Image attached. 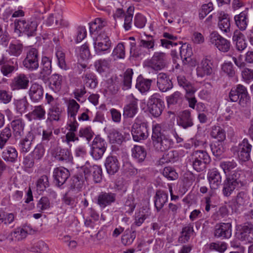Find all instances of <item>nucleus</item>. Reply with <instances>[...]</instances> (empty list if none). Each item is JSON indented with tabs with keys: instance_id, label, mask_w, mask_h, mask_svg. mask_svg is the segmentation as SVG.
<instances>
[{
	"instance_id": "f257e3e1",
	"label": "nucleus",
	"mask_w": 253,
	"mask_h": 253,
	"mask_svg": "<svg viewBox=\"0 0 253 253\" xmlns=\"http://www.w3.org/2000/svg\"><path fill=\"white\" fill-rule=\"evenodd\" d=\"M152 140L155 149L158 151L168 150L173 144V140L162 131L161 127L158 124L153 126Z\"/></svg>"
},
{
	"instance_id": "f03ea898",
	"label": "nucleus",
	"mask_w": 253,
	"mask_h": 253,
	"mask_svg": "<svg viewBox=\"0 0 253 253\" xmlns=\"http://www.w3.org/2000/svg\"><path fill=\"white\" fill-rule=\"evenodd\" d=\"M229 98L230 101L238 102L243 108L250 107L251 104V98L247 88L241 84H238L231 88Z\"/></svg>"
},
{
	"instance_id": "7ed1b4c3",
	"label": "nucleus",
	"mask_w": 253,
	"mask_h": 253,
	"mask_svg": "<svg viewBox=\"0 0 253 253\" xmlns=\"http://www.w3.org/2000/svg\"><path fill=\"white\" fill-rule=\"evenodd\" d=\"M14 32L21 36L23 34L28 37H33L36 35L38 22L35 19H25L23 18L16 19L14 21Z\"/></svg>"
},
{
	"instance_id": "20e7f679",
	"label": "nucleus",
	"mask_w": 253,
	"mask_h": 253,
	"mask_svg": "<svg viewBox=\"0 0 253 253\" xmlns=\"http://www.w3.org/2000/svg\"><path fill=\"white\" fill-rule=\"evenodd\" d=\"M190 160L193 169L198 172L203 171L208 164L211 162L208 153L204 150L194 151L191 155Z\"/></svg>"
},
{
	"instance_id": "39448f33",
	"label": "nucleus",
	"mask_w": 253,
	"mask_h": 253,
	"mask_svg": "<svg viewBox=\"0 0 253 253\" xmlns=\"http://www.w3.org/2000/svg\"><path fill=\"white\" fill-rule=\"evenodd\" d=\"M95 53L101 55L110 51L112 42L108 34L92 35Z\"/></svg>"
},
{
	"instance_id": "423d86ee",
	"label": "nucleus",
	"mask_w": 253,
	"mask_h": 253,
	"mask_svg": "<svg viewBox=\"0 0 253 253\" xmlns=\"http://www.w3.org/2000/svg\"><path fill=\"white\" fill-rule=\"evenodd\" d=\"M132 138L136 142L145 140L148 137V125L139 118H137L131 126Z\"/></svg>"
},
{
	"instance_id": "0eeeda50",
	"label": "nucleus",
	"mask_w": 253,
	"mask_h": 253,
	"mask_svg": "<svg viewBox=\"0 0 253 253\" xmlns=\"http://www.w3.org/2000/svg\"><path fill=\"white\" fill-rule=\"evenodd\" d=\"M209 41L211 44L221 52H227L230 50L231 46L230 41L222 37L216 31H213L211 33Z\"/></svg>"
},
{
	"instance_id": "6e6552de",
	"label": "nucleus",
	"mask_w": 253,
	"mask_h": 253,
	"mask_svg": "<svg viewBox=\"0 0 253 253\" xmlns=\"http://www.w3.org/2000/svg\"><path fill=\"white\" fill-rule=\"evenodd\" d=\"M107 147V143L105 140L99 135H97L92 143L91 155L95 160L101 159Z\"/></svg>"
},
{
	"instance_id": "1a4fd4ad",
	"label": "nucleus",
	"mask_w": 253,
	"mask_h": 253,
	"mask_svg": "<svg viewBox=\"0 0 253 253\" xmlns=\"http://www.w3.org/2000/svg\"><path fill=\"white\" fill-rule=\"evenodd\" d=\"M147 105L149 112L154 117H158L162 113L164 108V102L159 98L158 94H154L149 98Z\"/></svg>"
},
{
	"instance_id": "9d476101",
	"label": "nucleus",
	"mask_w": 253,
	"mask_h": 253,
	"mask_svg": "<svg viewBox=\"0 0 253 253\" xmlns=\"http://www.w3.org/2000/svg\"><path fill=\"white\" fill-rule=\"evenodd\" d=\"M23 64L24 67L30 71L35 70L39 68V52L37 49L32 48L27 51Z\"/></svg>"
},
{
	"instance_id": "9b49d317",
	"label": "nucleus",
	"mask_w": 253,
	"mask_h": 253,
	"mask_svg": "<svg viewBox=\"0 0 253 253\" xmlns=\"http://www.w3.org/2000/svg\"><path fill=\"white\" fill-rule=\"evenodd\" d=\"M237 238L245 244L253 243V225L245 223L239 227Z\"/></svg>"
},
{
	"instance_id": "f8f14e48",
	"label": "nucleus",
	"mask_w": 253,
	"mask_h": 253,
	"mask_svg": "<svg viewBox=\"0 0 253 253\" xmlns=\"http://www.w3.org/2000/svg\"><path fill=\"white\" fill-rule=\"evenodd\" d=\"M89 32L91 36L109 34L110 29L107 26V22L106 20L100 18H96L94 21L89 24Z\"/></svg>"
},
{
	"instance_id": "ddd939ff",
	"label": "nucleus",
	"mask_w": 253,
	"mask_h": 253,
	"mask_svg": "<svg viewBox=\"0 0 253 253\" xmlns=\"http://www.w3.org/2000/svg\"><path fill=\"white\" fill-rule=\"evenodd\" d=\"M167 58L165 53L155 52L151 59L148 61L147 66L151 69L159 71L163 69L166 65Z\"/></svg>"
},
{
	"instance_id": "4468645a",
	"label": "nucleus",
	"mask_w": 253,
	"mask_h": 253,
	"mask_svg": "<svg viewBox=\"0 0 253 253\" xmlns=\"http://www.w3.org/2000/svg\"><path fill=\"white\" fill-rule=\"evenodd\" d=\"M250 201V198L247 193L244 191L239 192L235 198L231 201L230 207L233 211L237 212L247 206Z\"/></svg>"
},
{
	"instance_id": "2eb2a0df",
	"label": "nucleus",
	"mask_w": 253,
	"mask_h": 253,
	"mask_svg": "<svg viewBox=\"0 0 253 253\" xmlns=\"http://www.w3.org/2000/svg\"><path fill=\"white\" fill-rule=\"evenodd\" d=\"M214 237L221 239H229L232 235V224L231 223H220L214 227Z\"/></svg>"
},
{
	"instance_id": "dca6fc26",
	"label": "nucleus",
	"mask_w": 253,
	"mask_h": 253,
	"mask_svg": "<svg viewBox=\"0 0 253 253\" xmlns=\"http://www.w3.org/2000/svg\"><path fill=\"white\" fill-rule=\"evenodd\" d=\"M252 145L247 138H245L239 143L237 147L238 156L239 160L242 162H247L251 158Z\"/></svg>"
},
{
	"instance_id": "f3484780",
	"label": "nucleus",
	"mask_w": 253,
	"mask_h": 253,
	"mask_svg": "<svg viewBox=\"0 0 253 253\" xmlns=\"http://www.w3.org/2000/svg\"><path fill=\"white\" fill-rule=\"evenodd\" d=\"M70 175V172L67 169L60 167L54 169L53 172L54 182L58 187L63 185Z\"/></svg>"
},
{
	"instance_id": "a211bd4d",
	"label": "nucleus",
	"mask_w": 253,
	"mask_h": 253,
	"mask_svg": "<svg viewBox=\"0 0 253 253\" xmlns=\"http://www.w3.org/2000/svg\"><path fill=\"white\" fill-rule=\"evenodd\" d=\"M29 80L24 74H19L14 77L10 84L12 90L26 89L29 86Z\"/></svg>"
},
{
	"instance_id": "6ab92c4d",
	"label": "nucleus",
	"mask_w": 253,
	"mask_h": 253,
	"mask_svg": "<svg viewBox=\"0 0 253 253\" xmlns=\"http://www.w3.org/2000/svg\"><path fill=\"white\" fill-rule=\"evenodd\" d=\"M207 178L211 190H216L221 185L222 176L220 172L216 169L209 170Z\"/></svg>"
},
{
	"instance_id": "aec40b11",
	"label": "nucleus",
	"mask_w": 253,
	"mask_h": 253,
	"mask_svg": "<svg viewBox=\"0 0 253 253\" xmlns=\"http://www.w3.org/2000/svg\"><path fill=\"white\" fill-rule=\"evenodd\" d=\"M116 194L112 192H101L96 198V203L101 208L110 206L116 201Z\"/></svg>"
},
{
	"instance_id": "412c9836",
	"label": "nucleus",
	"mask_w": 253,
	"mask_h": 253,
	"mask_svg": "<svg viewBox=\"0 0 253 253\" xmlns=\"http://www.w3.org/2000/svg\"><path fill=\"white\" fill-rule=\"evenodd\" d=\"M128 98L129 103L125 106L123 116L125 118H133L137 112L138 100L134 98L132 94L130 95Z\"/></svg>"
},
{
	"instance_id": "4be33fe9",
	"label": "nucleus",
	"mask_w": 253,
	"mask_h": 253,
	"mask_svg": "<svg viewBox=\"0 0 253 253\" xmlns=\"http://www.w3.org/2000/svg\"><path fill=\"white\" fill-rule=\"evenodd\" d=\"M157 85L162 92H166L173 87L172 83L169 76L164 73H160L158 75Z\"/></svg>"
},
{
	"instance_id": "5701e85b",
	"label": "nucleus",
	"mask_w": 253,
	"mask_h": 253,
	"mask_svg": "<svg viewBox=\"0 0 253 253\" xmlns=\"http://www.w3.org/2000/svg\"><path fill=\"white\" fill-rule=\"evenodd\" d=\"M35 139V136L32 131H29L22 138L19 142L18 147L21 153H26L31 149L32 142Z\"/></svg>"
},
{
	"instance_id": "b1692460",
	"label": "nucleus",
	"mask_w": 253,
	"mask_h": 253,
	"mask_svg": "<svg viewBox=\"0 0 253 253\" xmlns=\"http://www.w3.org/2000/svg\"><path fill=\"white\" fill-rule=\"evenodd\" d=\"M81 168L82 171L84 172L87 179L89 176L92 175L93 180L95 183H99L101 181L102 171L100 166L93 165L90 167V169H88L86 166L82 167Z\"/></svg>"
},
{
	"instance_id": "393cba45",
	"label": "nucleus",
	"mask_w": 253,
	"mask_h": 253,
	"mask_svg": "<svg viewBox=\"0 0 253 253\" xmlns=\"http://www.w3.org/2000/svg\"><path fill=\"white\" fill-rule=\"evenodd\" d=\"M86 176L82 171V168L71 178V187L75 190L80 191L84 185L85 180H87Z\"/></svg>"
},
{
	"instance_id": "a878e982",
	"label": "nucleus",
	"mask_w": 253,
	"mask_h": 253,
	"mask_svg": "<svg viewBox=\"0 0 253 253\" xmlns=\"http://www.w3.org/2000/svg\"><path fill=\"white\" fill-rule=\"evenodd\" d=\"M177 125L184 129H187L194 125L191 113L188 110L181 112L178 117Z\"/></svg>"
},
{
	"instance_id": "bb28decb",
	"label": "nucleus",
	"mask_w": 253,
	"mask_h": 253,
	"mask_svg": "<svg viewBox=\"0 0 253 253\" xmlns=\"http://www.w3.org/2000/svg\"><path fill=\"white\" fill-rule=\"evenodd\" d=\"M105 166L107 173L110 175H114L119 171L120 163L116 156H109L106 159Z\"/></svg>"
},
{
	"instance_id": "cd10ccee",
	"label": "nucleus",
	"mask_w": 253,
	"mask_h": 253,
	"mask_svg": "<svg viewBox=\"0 0 253 253\" xmlns=\"http://www.w3.org/2000/svg\"><path fill=\"white\" fill-rule=\"evenodd\" d=\"M28 93L32 101L38 102L43 98V87L37 83L33 84L30 86Z\"/></svg>"
},
{
	"instance_id": "c85d7f7f",
	"label": "nucleus",
	"mask_w": 253,
	"mask_h": 253,
	"mask_svg": "<svg viewBox=\"0 0 253 253\" xmlns=\"http://www.w3.org/2000/svg\"><path fill=\"white\" fill-rule=\"evenodd\" d=\"M55 160L59 162L68 163L72 161V156L68 149L57 147L52 153Z\"/></svg>"
},
{
	"instance_id": "c756f323",
	"label": "nucleus",
	"mask_w": 253,
	"mask_h": 253,
	"mask_svg": "<svg viewBox=\"0 0 253 253\" xmlns=\"http://www.w3.org/2000/svg\"><path fill=\"white\" fill-rule=\"evenodd\" d=\"M211 61L207 58L203 59L200 64L197 67V75L198 77H203L211 75L213 72Z\"/></svg>"
},
{
	"instance_id": "7c9ffc66",
	"label": "nucleus",
	"mask_w": 253,
	"mask_h": 253,
	"mask_svg": "<svg viewBox=\"0 0 253 253\" xmlns=\"http://www.w3.org/2000/svg\"><path fill=\"white\" fill-rule=\"evenodd\" d=\"M194 234L193 224L191 223L187 224L182 228L178 242L181 244L187 243Z\"/></svg>"
},
{
	"instance_id": "2f4dec72",
	"label": "nucleus",
	"mask_w": 253,
	"mask_h": 253,
	"mask_svg": "<svg viewBox=\"0 0 253 253\" xmlns=\"http://www.w3.org/2000/svg\"><path fill=\"white\" fill-rule=\"evenodd\" d=\"M168 194L161 190H157L154 196V206L157 211H160L168 202Z\"/></svg>"
},
{
	"instance_id": "473e14b6",
	"label": "nucleus",
	"mask_w": 253,
	"mask_h": 253,
	"mask_svg": "<svg viewBox=\"0 0 253 253\" xmlns=\"http://www.w3.org/2000/svg\"><path fill=\"white\" fill-rule=\"evenodd\" d=\"M29 121L42 120L45 118V110L42 105L36 106L33 111L26 115Z\"/></svg>"
},
{
	"instance_id": "72a5a7b5",
	"label": "nucleus",
	"mask_w": 253,
	"mask_h": 253,
	"mask_svg": "<svg viewBox=\"0 0 253 253\" xmlns=\"http://www.w3.org/2000/svg\"><path fill=\"white\" fill-rule=\"evenodd\" d=\"M18 69L17 60L14 61H9L4 65L0 67V71L3 76L10 77L12 74Z\"/></svg>"
},
{
	"instance_id": "f704fd0d",
	"label": "nucleus",
	"mask_w": 253,
	"mask_h": 253,
	"mask_svg": "<svg viewBox=\"0 0 253 253\" xmlns=\"http://www.w3.org/2000/svg\"><path fill=\"white\" fill-rule=\"evenodd\" d=\"M136 236V232L133 228V225L125 230L121 237V243L125 246H129L132 244Z\"/></svg>"
},
{
	"instance_id": "c9c22d12",
	"label": "nucleus",
	"mask_w": 253,
	"mask_h": 253,
	"mask_svg": "<svg viewBox=\"0 0 253 253\" xmlns=\"http://www.w3.org/2000/svg\"><path fill=\"white\" fill-rule=\"evenodd\" d=\"M63 81L61 75L56 73L52 74L48 80L49 87L55 92H57L61 90Z\"/></svg>"
},
{
	"instance_id": "e433bc0d",
	"label": "nucleus",
	"mask_w": 253,
	"mask_h": 253,
	"mask_svg": "<svg viewBox=\"0 0 253 253\" xmlns=\"http://www.w3.org/2000/svg\"><path fill=\"white\" fill-rule=\"evenodd\" d=\"M218 27L224 33L230 31V20L229 15L221 12L218 17Z\"/></svg>"
},
{
	"instance_id": "4c0bfd02",
	"label": "nucleus",
	"mask_w": 253,
	"mask_h": 253,
	"mask_svg": "<svg viewBox=\"0 0 253 253\" xmlns=\"http://www.w3.org/2000/svg\"><path fill=\"white\" fill-rule=\"evenodd\" d=\"M242 187L236 182L225 178L223 183L222 194L225 197H229L235 189Z\"/></svg>"
},
{
	"instance_id": "58836bf2",
	"label": "nucleus",
	"mask_w": 253,
	"mask_h": 253,
	"mask_svg": "<svg viewBox=\"0 0 253 253\" xmlns=\"http://www.w3.org/2000/svg\"><path fill=\"white\" fill-rule=\"evenodd\" d=\"M11 126L13 129V134L16 138H20L24 135L25 123L22 119H18L13 120L11 122Z\"/></svg>"
},
{
	"instance_id": "ea45409f",
	"label": "nucleus",
	"mask_w": 253,
	"mask_h": 253,
	"mask_svg": "<svg viewBox=\"0 0 253 253\" xmlns=\"http://www.w3.org/2000/svg\"><path fill=\"white\" fill-rule=\"evenodd\" d=\"M152 82V80L144 79L139 76L137 79L135 86L141 93H145L150 89Z\"/></svg>"
},
{
	"instance_id": "a19ab883",
	"label": "nucleus",
	"mask_w": 253,
	"mask_h": 253,
	"mask_svg": "<svg viewBox=\"0 0 253 253\" xmlns=\"http://www.w3.org/2000/svg\"><path fill=\"white\" fill-rule=\"evenodd\" d=\"M178 45H180L179 50L181 58L185 64L186 62H188L191 59L190 57L193 54L192 48L191 46L186 43L181 45L180 42Z\"/></svg>"
},
{
	"instance_id": "79ce46f5",
	"label": "nucleus",
	"mask_w": 253,
	"mask_h": 253,
	"mask_svg": "<svg viewBox=\"0 0 253 253\" xmlns=\"http://www.w3.org/2000/svg\"><path fill=\"white\" fill-rule=\"evenodd\" d=\"M177 82L178 85L184 89L186 94L189 95H194L196 91V89L193 85L184 76H178L177 77Z\"/></svg>"
},
{
	"instance_id": "37998d69",
	"label": "nucleus",
	"mask_w": 253,
	"mask_h": 253,
	"mask_svg": "<svg viewBox=\"0 0 253 253\" xmlns=\"http://www.w3.org/2000/svg\"><path fill=\"white\" fill-rule=\"evenodd\" d=\"M1 157L4 161L13 163L17 160L18 153L15 148L9 146L3 151Z\"/></svg>"
},
{
	"instance_id": "c03bdc74",
	"label": "nucleus",
	"mask_w": 253,
	"mask_h": 253,
	"mask_svg": "<svg viewBox=\"0 0 253 253\" xmlns=\"http://www.w3.org/2000/svg\"><path fill=\"white\" fill-rule=\"evenodd\" d=\"M248 9H246L239 15H235L234 20L237 26L242 31L245 30L248 25Z\"/></svg>"
},
{
	"instance_id": "a18cd8bd",
	"label": "nucleus",
	"mask_w": 253,
	"mask_h": 253,
	"mask_svg": "<svg viewBox=\"0 0 253 253\" xmlns=\"http://www.w3.org/2000/svg\"><path fill=\"white\" fill-rule=\"evenodd\" d=\"M131 152L132 157L139 163L143 162L147 155L145 148L141 146L135 145Z\"/></svg>"
},
{
	"instance_id": "49530a36",
	"label": "nucleus",
	"mask_w": 253,
	"mask_h": 253,
	"mask_svg": "<svg viewBox=\"0 0 253 253\" xmlns=\"http://www.w3.org/2000/svg\"><path fill=\"white\" fill-rule=\"evenodd\" d=\"M244 177V172L241 170L236 169L231 171L230 173L226 178L243 186L245 185V183L243 180Z\"/></svg>"
},
{
	"instance_id": "de8ad7c7",
	"label": "nucleus",
	"mask_w": 253,
	"mask_h": 253,
	"mask_svg": "<svg viewBox=\"0 0 253 253\" xmlns=\"http://www.w3.org/2000/svg\"><path fill=\"white\" fill-rule=\"evenodd\" d=\"M133 74L132 69L128 68L124 73V75L121 76L122 80V88L123 90H127L131 87Z\"/></svg>"
},
{
	"instance_id": "09e8293b",
	"label": "nucleus",
	"mask_w": 253,
	"mask_h": 253,
	"mask_svg": "<svg viewBox=\"0 0 253 253\" xmlns=\"http://www.w3.org/2000/svg\"><path fill=\"white\" fill-rule=\"evenodd\" d=\"M62 112V110L59 107V103L53 104L49 109V112L48 114L49 116L48 119H50L51 121H59L61 117Z\"/></svg>"
},
{
	"instance_id": "8fccbe9b",
	"label": "nucleus",
	"mask_w": 253,
	"mask_h": 253,
	"mask_svg": "<svg viewBox=\"0 0 253 253\" xmlns=\"http://www.w3.org/2000/svg\"><path fill=\"white\" fill-rule=\"evenodd\" d=\"M80 105L74 99L69 100L67 103V113L68 117L70 118H76L77 113L80 109Z\"/></svg>"
},
{
	"instance_id": "3c124183",
	"label": "nucleus",
	"mask_w": 253,
	"mask_h": 253,
	"mask_svg": "<svg viewBox=\"0 0 253 253\" xmlns=\"http://www.w3.org/2000/svg\"><path fill=\"white\" fill-rule=\"evenodd\" d=\"M12 136V131L9 126H6L0 131V149H3Z\"/></svg>"
},
{
	"instance_id": "603ef678",
	"label": "nucleus",
	"mask_w": 253,
	"mask_h": 253,
	"mask_svg": "<svg viewBox=\"0 0 253 253\" xmlns=\"http://www.w3.org/2000/svg\"><path fill=\"white\" fill-rule=\"evenodd\" d=\"M232 39L234 42H236V46L238 50L242 51L246 48L247 43L241 33L237 31L234 32Z\"/></svg>"
},
{
	"instance_id": "864d4df0",
	"label": "nucleus",
	"mask_w": 253,
	"mask_h": 253,
	"mask_svg": "<svg viewBox=\"0 0 253 253\" xmlns=\"http://www.w3.org/2000/svg\"><path fill=\"white\" fill-rule=\"evenodd\" d=\"M23 45L19 42L10 43L9 45L7 51L11 56L18 57L22 52Z\"/></svg>"
},
{
	"instance_id": "5fc2aeb1",
	"label": "nucleus",
	"mask_w": 253,
	"mask_h": 253,
	"mask_svg": "<svg viewBox=\"0 0 253 253\" xmlns=\"http://www.w3.org/2000/svg\"><path fill=\"white\" fill-rule=\"evenodd\" d=\"M211 135L212 137L217 139V141H223L226 138L224 130L219 126H214L212 127Z\"/></svg>"
},
{
	"instance_id": "6e6d98bb",
	"label": "nucleus",
	"mask_w": 253,
	"mask_h": 253,
	"mask_svg": "<svg viewBox=\"0 0 253 253\" xmlns=\"http://www.w3.org/2000/svg\"><path fill=\"white\" fill-rule=\"evenodd\" d=\"M183 99L182 94L176 91L167 97V101L169 105L175 104L180 105L182 103Z\"/></svg>"
},
{
	"instance_id": "4d7b16f0",
	"label": "nucleus",
	"mask_w": 253,
	"mask_h": 253,
	"mask_svg": "<svg viewBox=\"0 0 253 253\" xmlns=\"http://www.w3.org/2000/svg\"><path fill=\"white\" fill-rule=\"evenodd\" d=\"M108 138L112 143L121 144L124 139L122 133L115 129L110 130L108 134Z\"/></svg>"
},
{
	"instance_id": "13d9d810",
	"label": "nucleus",
	"mask_w": 253,
	"mask_h": 253,
	"mask_svg": "<svg viewBox=\"0 0 253 253\" xmlns=\"http://www.w3.org/2000/svg\"><path fill=\"white\" fill-rule=\"evenodd\" d=\"M155 42V40L153 36L145 34V38L140 40L139 45L147 49L154 50Z\"/></svg>"
},
{
	"instance_id": "bf43d9fd",
	"label": "nucleus",
	"mask_w": 253,
	"mask_h": 253,
	"mask_svg": "<svg viewBox=\"0 0 253 253\" xmlns=\"http://www.w3.org/2000/svg\"><path fill=\"white\" fill-rule=\"evenodd\" d=\"M133 11L134 7L130 6L128 7L126 13L124 27L126 31L130 30L131 28Z\"/></svg>"
},
{
	"instance_id": "052dcab7",
	"label": "nucleus",
	"mask_w": 253,
	"mask_h": 253,
	"mask_svg": "<svg viewBox=\"0 0 253 253\" xmlns=\"http://www.w3.org/2000/svg\"><path fill=\"white\" fill-rule=\"evenodd\" d=\"M83 81L86 86L94 88L97 84V81L95 76L92 73H86L82 77Z\"/></svg>"
},
{
	"instance_id": "680f3d73",
	"label": "nucleus",
	"mask_w": 253,
	"mask_h": 253,
	"mask_svg": "<svg viewBox=\"0 0 253 253\" xmlns=\"http://www.w3.org/2000/svg\"><path fill=\"white\" fill-rule=\"evenodd\" d=\"M223 141H215L210 145L211 151L213 155L216 157H220L224 152V148L222 143Z\"/></svg>"
},
{
	"instance_id": "e2e57ef3",
	"label": "nucleus",
	"mask_w": 253,
	"mask_h": 253,
	"mask_svg": "<svg viewBox=\"0 0 253 253\" xmlns=\"http://www.w3.org/2000/svg\"><path fill=\"white\" fill-rule=\"evenodd\" d=\"M49 186L48 177L46 175H42L36 182L37 190L38 191L43 192Z\"/></svg>"
},
{
	"instance_id": "0e129e2a",
	"label": "nucleus",
	"mask_w": 253,
	"mask_h": 253,
	"mask_svg": "<svg viewBox=\"0 0 253 253\" xmlns=\"http://www.w3.org/2000/svg\"><path fill=\"white\" fill-rule=\"evenodd\" d=\"M27 235V231L22 228L18 227L11 233V239L13 241H19L25 239Z\"/></svg>"
},
{
	"instance_id": "69168bd1",
	"label": "nucleus",
	"mask_w": 253,
	"mask_h": 253,
	"mask_svg": "<svg viewBox=\"0 0 253 253\" xmlns=\"http://www.w3.org/2000/svg\"><path fill=\"white\" fill-rule=\"evenodd\" d=\"M178 159V153L176 151H170L163 155L160 159V162L165 163H174Z\"/></svg>"
},
{
	"instance_id": "338daca9",
	"label": "nucleus",
	"mask_w": 253,
	"mask_h": 253,
	"mask_svg": "<svg viewBox=\"0 0 253 253\" xmlns=\"http://www.w3.org/2000/svg\"><path fill=\"white\" fill-rule=\"evenodd\" d=\"M45 151V150L42 143H39L37 145L33 151L32 157L36 160H40L43 157Z\"/></svg>"
},
{
	"instance_id": "774afa93",
	"label": "nucleus",
	"mask_w": 253,
	"mask_h": 253,
	"mask_svg": "<svg viewBox=\"0 0 253 253\" xmlns=\"http://www.w3.org/2000/svg\"><path fill=\"white\" fill-rule=\"evenodd\" d=\"M112 55L116 59H123L125 56V46L123 43H119L117 46L114 49Z\"/></svg>"
}]
</instances>
